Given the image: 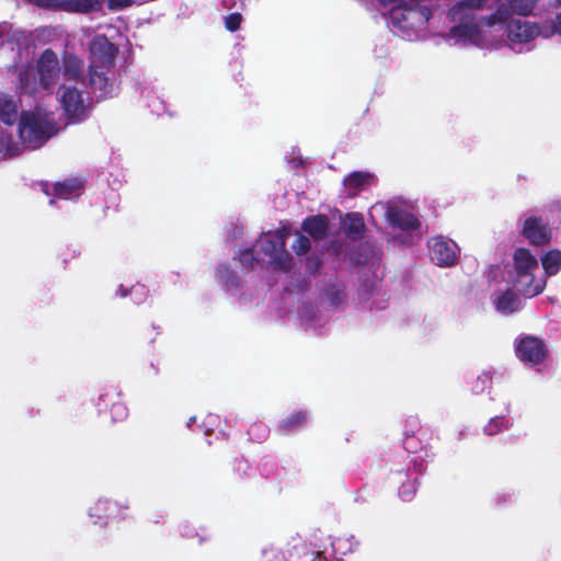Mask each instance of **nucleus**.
I'll return each instance as SVG.
<instances>
[{
  "instance_id": "obj_1",
  "label": "nucleus",
  "mask_w": 561,
  "mask_h": 561,
  "mask_svg": "<svg viewBox=\"0 0 561 561\" xmlns=\"http://www.w3.org/2000/svg\"><path fill=\"white\" fill-rule=\"evenodd\" d=\"M494 0H462L449 11L454 25L449 38L455 44H472L481 48H497L506 43L513 50L522 53L528 44L542 35V26L520 19L510 20L505 2H497L490 15L482 14L484 8L493 9Z\"/></svg>"
},
{
  "instance_id": "obj_2",
  "label": "nucleus",
  "mask_w": 561,
  "mask_h": 561,
  "mask_svg": "<svg viewBox=\"0 0 561 561\" xmlns=\"http://www.w3.org/2000/svg\"><path fill=\"white\" fill-rule=\"evenodd\" d=\"M57 98L68 117L82 119L90 107L88 82L83 75V62L78 57L64 59L62 81Z\"/></svg>"
},
{
  "instance_id": "obj_3",
  "label": "nucleus",
  "mask_w": 561,
  "mask_h": 561,
  "mask_svg": "<svg viewBox=\"0 0 561 561\" xmlns=\"http://www.w3.org/2000/svg\"><path fill=\"white\" fill-rule=\"evenodd\" d=\"M288 229L263 233L254 249H247L239 255L244 266L253 267L254 263H268L276 268L286 270L290 265V256L285 250V239L289 236Z\"/></svg>"
},
{
  "instance_id": "obj_4",
  "label": "nucleus",
  "mask_w": 561,
  "mask_h": 561,
  "mask_svg": "<svg viewBox=\"0 0 561 561\" xmlns=\"http://www.w3.org/2000/svg\"><path fill=\"white\" fill-rule=\"evenodd\" d=\"M60 75L57 55L50 50H44L34 65H28L19 73V89L21 94L36 96L50 90Z\"/></svg>"
},
{
  "instance_id": "obj_5",
  "label": "nucleus",
  "mask_w": 561,
  "mask_h": 561,
  "mask_svg": "<svg viewBox=\"0 0 561 561\" xmlns=\"http://www.w3.org/2000/svg\"><path fill=\"white\" fill-rule=\"evenodd\" d=\"M117 49L104 36H95L90 45V83L101 92V96L112 95L116 80L108 76L114 65Z\"/></svg>"
},
{
  "instance_id": "obj_6",
  "label": "nucleus",
  "mask_w": 561,
  "mask_h": 561,
  "mask_svg": "<svg viewBox=\"0 0 561 561\" xmlns=\"http://www.w3.org/2000/svg\"><path fill=\"white\" fill-rule=\"evenodd\" d=\"M19 133L27 148L42 147L55 134L53 114L39 107L24 112L21 116Z\"/></svg>"
},
{
  "instance_id": "obj_7",
  "label": "nucleus",
  "mask_w": 561,
  "mask_h": 561,
  "mask_svg": "<svg viewBox=\"0 0 561 561\" xmlns=\"http://www.w3.org/2000/svg\"><path fill=\"white\" fill-rule=\"evenodd\" d=\"M431 18L430 9L421 3H404L390 10L389 22L392 27L402 31L407 36L410 32L423 27Z\"/></svg>"
},
{
  "instance_id": "obj_8",
  "label": "nucleus",
  "mask_w": 561,
  "mask_h": 561,
  "mask_svg": "<svg viewBox=\"0 0 561 561\" xmlns=\"http://www.w3.org/2000/svg\"><path fill=\"white\" fill-rule=\"evenodd\" d=\"M376 214H385L393 228L414 230L419 227V221L413 214L394 204H375L370 208V216L374 217Z\"/></svg>"
},
{
  "instance_id": "obj_9",
  "label": "nucleus",
  "mask_w": 561,
  "mask_h": 561,
  "mask_svg": "<svg viewBox=\"0 0 561 561\" xmlns=\"http://www.w3.org/2000/svg\"><path fill=\"white\" fill-rule=\"evenodd\" d=\"M515 351L517 357L523 363L530 366H536L543 363L548 354L547 347L542 340L533 335H524L516 339Z\"/></svg>"
},
{
  "instance_id": "obj_10",
  "label": "nucleus",
  "mask_w": 561,
  "mask_h": 561,
  "mask_svg": "<svg viewBox=\"0 0 561 561\" xmlns=\"http://www.w3.org/2000/svg\"><path fill=\"white\" fill-rule=\"evenodd\" d=\"M539 262L535 254L526 248H517L512 255V262L507 265V282L516 279L531 272H538Z\"/></svg>"
},
{
  "instance_id": "obj_11",
  "label": "nucleus",
  "mask_w": 561,
  "mask_h": 561,
  "mask_svg": "<svg viewBox=\"0 0 561 561\" xmlns=\"http://www.w3.org/2000/svg\"><path fill=\"white\" fill-rule=\"evenodd\" d=\"M430 256L439 266H453L459 256L458 245L450 239L435 237L428 242Z\"/></svg>"
},
{
  "instance_id": "obj_12",
  "label": "nucleus",
  "mask_w": 561,
  "mask_h": 561,
  "mask_svg": "<svg viewBox=\"0 0 561 561\" xmlns=\"http://www.w3.org/2000/svg\"><path fill=\"white\" fill-rule=\"evenodd\" d=\"M512 287L524 298H534L540 295L547 285L545 275L540 272H531L508 282Z\"/></svg>"
},
{
  "instance_id": "obj_13",
  "label": "nucleus",
  "mask_w": 561,
  "mask_h": 561,
  "mask_svg": "<svg viewBox=\"0 0 561 561\" xmlns=\"http://www.w3.org/2000/svg\"><path fill=\"white\" fill-rule=\"evenodd\" d=\"M39 7L58 8L68 12L89 13L99 11L102 0H33Z\"/></svg>"
},
{
  "instance_id": "obj_14",
  "label": "nucleus",
  "mask_w": 561,
  "mask_h": 561,
  "mask_svg": "<svg viewBox=\"0 0 561 561\" xmlns=\"http://www.w3.org/2000/svg\"><path fill=\"white\" fill-rule=\"evenodd\" d=\"M524 237L535 245H543L551 239V229L539 217L527 218L523 226Z\"/></svg>"
},
{
  "instance_id": "obj_15",
  "label": "nucleus",
  "mask_w": 561,
  "mask_h": 561,
  "mask_svg": "<svg viewBox=\"0 0 561 561\" xmlns=\"http://www.w3.org/2000/svg\"><path fill=\"white\" fill-rule=\"evenodd\" d=\"M495 309L505 316L519 311L523 308L520 295L515 290L506 289L493 297Z\"/></svg>"
},
{
  "instance_id": "obj_16",
  "label": "nucleus",
  "mask_w": 561,
  "mask_h": 561,
  "mask_svg": "<svg viewBox=\"0 0 561 561\" xmlns=\"http://www.w3.org/2000/svg\"><path fill=\"white\" fill-rule=\"evenodd\" d=\"M83 188V181L76 179H68L64 182L56 183L53 186V195L58 198L71 199L78 197Z\"/></svg>"
},
{
  "instance_id": "obj_17",
  "label": "nucleus",
  "mask_w": 561,
  "mask_h": 561,
  "mask_svg": "<svg viewBox=\"0 0 561 561\" xmlns=\"http://www.w3.org/2000/svg\"><path fill=\"white\" fill-rule=\"evenodd\" d=\"M343 183L348 194L355 195L358 191H362L374 183V175L368 172L356 171L351 173Z\"/></svg>"
},
{
  "instance_id": "obj_18",
  "label": "nucleus",
  "mask_w": 561,
  "mask_h": 561,
  "mask_svg": "<svg viewBox=\"0 0 561 561\" xmlns=\"http://www.w3.org/2000/svg\"><path fill=\"white\" fill-rule=\"evenodd\" d=\"M18 113L19 105L16 101L11 95L0 92V121L12 125L16 122Z\"/></svg>"
},
{
  "instance_id": "obj_19",
  "label": "nucleus",
  "mask_w": 561,
  "mask_h": 561,
  "mask_svg": "<svg viewBox=\"0 0 561 561\" xmlns=\"http://www.w3.org/2000/svg\"><path fill=\"white\" fill-rule=\"evenodd\" d=\"M328 222L324 216H314L307 218L302 224V229L314 239H321L327 231Z\"/></svg>"
},
{
  "instance_id": "obj_20",
  "label": "nucleus",
  "mask_w": 561,
  "mask_h": 561,
  "mask_svg": "<svg viewBox=\"0 0 561 561\" xmlns=\"http://www.w3.org/2000/svg\"><path fill=\"white\" fill-rule=\"evenodd\" d=\"M543 275L553 276L561 270V252L559 250H550L541 256Z\"/></svg>"
},
{
  "instance_id": "obj_21",
  "label": "nucleus",
  "mask_w": 561,
  "mask_h": 561,
  "mask_svg": "<svg viewBox=\"0 0 561 561\" xmlns=\"http://www.w3.org/2000/svg\"><path fill=\"white\" fill-rule=\"evenodd\" d=\"M342 227L347 236L356 239L364 230V221L359 214H350L344 218Z\"/></svg>"
},
{
  "instance_id": "obj_22",
  "label": "nucleus",
  "mask_w": 561,
  "mask_h": 561,
  "mask_svg": "<svg viewBox=\"0 0 561 561\" xmlns=\"http://www.w3.org/2000/svg\"><path fill=\"white\" fill-rule=\"evenodd\" d=\"M306 421H307V413H305L302 411H297V412L293 413L291 415L284 417L279 422L278 427L283 433L288 434V433L297 431L299 427H301L304 425V423Z\"/></svg>"
},
{
  "instance_id": "obj_23",
  "label": "nucleus",
  "mask_w": 561,
  "mask_h": 561,
  "mask_svg": "<svg viewBox=\"0 0 561 561\" xmlns=\"http://www.w3.org/2000/svg\"><path fill=\"white\" fill-rule=\"evenodd\" d=\"M511 421L505 416L492 417L483 427V433L488 436H493L502 433L511 427Z\"/></svg>"
},
{
  "instance_id": "obj_24",
  "label": "nucleus",
  "mask_w": 561,
  "mask_h": 561,
  "mask_svg": "<svg viewBox=\"0 0 561 561\" xmlns=\"http://www.w3.org/2000/svg\"><path fill=\"white\" fill-rule=\"evenodd\" d=\"M538 0H511L510 3H505L511 13L518 15H528L534 10Z\"/></svg>"
},
{
  "instance_id": "obj_25",
  "label": "nucleus",
  "mask_w": 561,
  "mask_h": 561,
  "mask_svg": "<svg viewBox=\"0 0 561 561\" xmlns=\"http://www.w3.org/2000/svg\"><path fill=\"white\" fill-rule=\"evenodd\" d=\"M217 278L228 290H232L239 286V278L227 266H219L217 270Z\"/></svg>"
},
{
  "instance_id": "obj_26",
  "label": "nucleus",
  "mask_w": 561,
  "mask_h": 561,
  "mask_svg": "<svg viewBox=\"0 0 561 561\" xmlns=\"http://www.w3.org/2000/svg\"><path fill=\"white\" fill-rule=\"evenodd\" d=\"M542 36L550 37L552 35L561 36V12L554 19L548 20L542 24Z\"/></svg>"
},
{
  "instance_id": "obj_27",
  "label": "nucleus",
  "mask_w": 561,
  "mask_h": 561,
  "mask_svg": "<svg viewBox=\"0 0 561 561\" xmlns=\"http://www.w3.org/2000/svg\"><path fill=\"white\" fill-rule=\"evenodd\" d=\"M293 250L298 254H305L310 249V241L307 237L300 232L296 233V241L291 245Z\"/></svg>"
},
{
  "instance_id": "obj_28",
  "label": "nucleus",
  "mask_w": 561,
  "mask_h": 561,
  "mask_svg": "<svg viewBox=\"0 0 561 561\" xmlns=\"http://www.w3.org/2000/svg\"><path fill=\"white\" fill-rule=\"evenodd\" d=\"M111 504L106 500H99L93 507H90L89 515L91 517L101 518L110 510Z\"/></svg>"
},
{
  "instance_id": "obj_29",
  "label": "nucleus",
  "mask_w": 561,
  "mask_h": 561,
  "mask_svg": "<svg viewBox=\"0 0 561 561\" xmlns=\"http://www.w3.org/2000/svg\"><path fill=\"white\" fill-rule=\"evenodd\" d=\"M491 380H492V378H491L490 374H488V373L481 374L477 378V381H476L474 386L472 387V390L476 393L483 392L485 389H488L490 387Z\"/></svg>"
},
{
  "instance_id": "obj_30",
  "label": "nucleus",
  "mask_w": 561,
  "mask_h": 561,
  "mask_svg": "<svg viewBox=\"0 0 561 561\" xmlns=\"http://www.w3.org/2000/svg\"><path fill=\"white\" fill-rule=\"evenodd\" d=\"M112 416L114 421H122L127 417L128 410L123 403H115L111 409Z\"/></svg>"
},
{
  "instance_id": "obj_31",
  "label": "nucleus",
  "mask_w": 561,
  "mask_h": 561,
  "mask_svg": "<svg viewBox=\"0 0 561 561\" xmlns=\"http://www.w3.org/2000/svg\"><path fill=\"white\" fill-rule=\"evenodd\" d=\"M242 18L239 13H232L225 18L226 27L233 32L237 31L241 24Z\"/></svg>"
},
{
  "instance_id": "obj_32",
  "label": "nucleus",
  "mask_w": 561,
  "mask_h": 561,
  "mask_svg": "<svg viewBox=\"0 0 561 561\" xmlns=\"http://www.w3.org/2000/svg\"><path fill=\"white\" fill-rule=\"evenodd\" d=\"M416 491L415 481L402 484L399 494L403 501H410Z\"/></svg>"
},
{
  "instance_id": "obj_33",
  "label": "nucleus",
  "mask_w": 561,
  "mask_h": 561,
  "mask_svg": "<svg viewBox=\"0 0 561 561\" xmlns=\"http://www.w3.org/2000/svg\"><path fill=\"white\" fill-rule=\"evenodd\" d=\"M11 139L9 136L0 133V154H12Z\"/></svg>"
},
{
  "instance_id": "obj_34",
  "label": "nucleus",
  "mask_w": 561,
  "mask_h": 561,
  "mask_svg": "<svg viewBox=\"0 0 561 561\" xmlns=\"http://www.w3.org/2000/svg\"><path fill=\"white\" fill-rule=\"evenodd\" d=\"M131 3V0H108V7L111 9H119L128 7Z\"/></svg>"
},
{
  "instance_id": "obj_35",
  "label": "nucleus",
  "mask_w": 561,
  "mask_h": 561,
  "mask_svg": "<svg viewBox=\"0 0 561 561\" xmlns=\"http://www.w3.org/2000/svg\"><path fill=\"white\" fill-rule=\"evenodd\" d=\"M343 543H344L343 539H337V540L333 541L332 547H333L334 551L339 552V553H345V551L342 550Z\"/></svg>"
},
{
  "instance_id": "obj_36",
  "label": "nucleus",
  "mask_w": 561,
  "mask_h": 561,
  "mask_svg": "<svg viewBox=\"0 0 561 561\" xmlns=\"http://www.w3.org/2000/svg\"><path fill=\"white\" fill-rule=\"evenodd\" d=\"M118 293L122 297H125V296H127L128 290L123 285H121L118 288Z\"/></svg>"
},
{
  "instance_id": "obj_37",
  "label": "nucleus",
  "mask_w": 561,
  "mask_h": 561,
  "mask_svg": "<svg viewBox=\"0 0 561 561\" xmlns=\"http://www.w3.org/2000/svg\"><path fill=\"white\" fill-rule=\"evenodd\" d=\"M382 4L388 5L396 3L398 0H379Z\"/></svg>"
},
{
  "instance_id": "obj_38",
  "label": "nucleus",
  "mask_w": 561,
  "mask_h": 561,
  "mask_svg": "<svg viewBox=\"0 0 561 561\" xmlns=\"http://www.w3.org/2000/svg\"><path fill=\"white\" fill-rule=\"evenodd\" d=\"M336 299L337 301H342V291L336 290Z\"/></svg>"
},
{
  "instance_id": "obj_39",
  "label": "nucleus",
  "mask_w": 561,
  "mask_h": 561,
  "mask_svg": "<svg viewBox=\"0 0 561 561\" xmlns=\"http://www.w3.org/2000/svg\"><path fill=\"white\" fill-rule=\"evenodd\" d=\"M195 420H196V419H195V416L191 417V419H190V421H188V423H187V425L190 426V425H191V423L195 422Z\"/></svg>"
}]
</instances>
